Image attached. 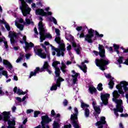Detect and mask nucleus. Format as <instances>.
Here are the masks:
<instances>
[{"mask_svg": "<svg viewBox=\"0 0 128 128\" xmlns=\"http://www.w3.org/2000/svg\"><path fill=\"white\" fill-rule=\"evenodd\" d=\"M113 98L112 100L116 104V108L114 110V114L116 116H118V112H124V106H122V100L120 99H118L120 97V94L117 90H114L112 93Z\"/></svg>", "mask_w": 128, "mask_h": 128, "instance_id": "f257e3e1", "label": "nucleus"}, {"mask_svg": "<svg viewBox=\"0 0 128 128\" xmlns=\"http://www.w3.org/2000/svg\"><path fill=\"white\" fill-rule=\"evenodd\" d=\"M38 28H39V34H40V42H42L44 40H46V38H52V35L49 32H46L48 30L46 29V26L40 22L38 23Z\"/></svg>", "mask_w": 128, "mask_h": 128, "instance_id": "f03ea898", "label": "nucleus"}, {"mask_svg": "<svg viewBox=\"0 0 128 128\" xmlns=\"http://www.w3.org/2000/svg\"><path fill=\"white\" fill-rule=\"evenodd\" d=\"M94 36V30L92 28L88 30V34L84 36V32H82L79 38H84L85 42H87L89 44H92L94 40H96V39H93L92 38Z\"/></svg>", "mask_w": 128, "mask_h": 128, "instance_id": "7ed1b4c3", "label": "nucleus"}, {"mask_svg": "<svg viewBox=\"0 0 128 128\" xmlns=\"http://www.w3.org/2000/svg\"><path fill=\"white\" fill-rule=\"evenodd\" d=\"M60 46L58 48H56L52 45H50V46L52 48V56H56V52L57 56H64V52L66 50V49L64 48V43H60Z\"/></svg>", "mask_w": 128, "mask_h": 128, "instance_id": "20e7f679", "label": "nucleus"}, {"mask_svg": "<svg viewBox=\"0 0 128 128\" xmlns=\"http://www.w3.org/2000/svg\"><path fill=\"white\" fill-rule=\"evenodd\" d=\"M21 2V6H20V10H22V12L24 16H26L28 14H29L30 18L32 16L30 12L32 10V8L28 6V5L24 2V0H20Z\"/></svg>", "mask_w": 128, "mask_h": 128, "instance_id": "39448f33", "label": "nucleus"}, {"mask_svg": "<svg viewBox=\"0 0 128 128\" xmlns=\"http://www.w3.org/2000/svg\"><path fill=\"white\" fill-rule=\"evenodd\" d=\"M74 110L75 114H71L70 116L72 123V124L74 128H80V125L78 124V108H74Z\"/></svg>", "mask_w": 128, "mask_h": 128, "instance_id": "423d86ee", "label": "nucleus"}, {"mask_svg": "<svg viewBox=\"0 0 128 128\" xmlns=\"http://www.w3.org/2000/svg\"><path fill=\"white\" fill-rule=\"evenodd\" d=\"M110 64V60L106 58L104 59H96V64L97 66L100 68V70H106L105 66L106 64Z\"/></svg>", "mask_w": 128, "mask_h": 128, "instance_id": "0eeeda50", "label": "nucleus"}, {"mask_svg": "<svg viewBox=\"0 0 128 128\" xmlns=\"http://www.w3.org/2000/svg\"><path fill=\"white\" fill-rule=\"evenodd\" d=\"M128 82L126 81H122L120 84L116 85V88L118 90L120 94H124V92L122 90V88L124 92H128Z\"/></svg>", "mask_w": 128, "mask_h": 128, "instance_id": "6e6552de", "label": "nucleus"}, {"mask_svg": "<svg viewBox=\"0 0 128 128\" xmlns=\"http://www.w3.org/2000/svg\"><path fill=\"white\" fill-rule=\"evenodd\" d=\"M42 121L40 124L41 125H39L34 128H50V126L46 124H48L50 122H52V119L48 118V116L46 115L42 116Z\"/></svg>", "mask_w": 128, "mask_h": 128, "instance_id": "1a4fd4ad", "label": "nucleus"}, {"mask_svg": "<svg viewBox=\"0 0 128 128\" xmlns=\"http://www.w3.org/2000/svg\"><path fill=\"white\" fill-rule=\"evenodd\" d=\"M48 68H50V65H48V62H45L43 67L40 70V68H36L34 72H30V76H29L30 78L32 76H36V74H38V72H44V70H48Z\"/></svg>", "mask_w": 128, "mask_h": 128, "instance_id": "9d476101", "label": "nucleus"}, {"mask_svg": "<svg viewBox=\"0 0 128 128\" xmlns=\"http://www.w3.org/2000/svg\"><path fill=\"white\" fill-rule=\"evenodd\" d=\"M26 36H24L22 37V40H20V44H24V42L26 46L24 47L25 52H28L32 48L34 47V44L32 42L28 43L26 42Z\"/></svg>", "mask_w": 128, "mask_h": 128, "instance_id": "9b49d317", "label": "nucleus"}, {"mask_svg": "<svg viewBox=\"0 0 128 128\" xmlns=\"http://www.w3.org/2000/svg\"><path fill=\"white\" fill-rule=\"evenodd\" d=\"M40 46L34 47V52L37 56H38L41 58H46V54L44 52H42V49H39Z\"/></svg>", "mask_w": 128, "mask_h": 128, "instance_id": "f8f14e48", "label": "nucleus"}, {"mask_svg": "<svg viewBox=\"0 0 128 128\" xmlns=\"http://www.w3.org/2000/svg\"><path fill=\"white\" fill-rule=\"evenodd\" d=\"M81 102V108L84 110V116L86 118L90 116V110L88 108L90 106L84 102L82 100L80 101Z\"/></svg>", "mask_w": 128, "mask_h": 128, "instance_id": "ddd939ff", "label": "nucleus"}, {"mask_svg": "<svg viewBox=\"0 0 128 128\" xmlns=\"http://www.w3.org/2000/svg\"><path fill=\"white\" fill-rule=\"evenodd\" d=\"M60 64V62L58 61H54L53 62L52 66L55 68V74L56 78H58L60 74V70L58 68V65Z\"/></svg>", "mask_w": 128, "mask_h": 128, "instance_id": "4468645a", "label": "nucleus"}, {"mask_svg": "<svg viewBox=\"0 0 128 128\" xmlns=\"http://www.w3.org/2000/svg\"><path fill=\"white\" fill-rule=\"evenodd\" d=\"M36 14L37 16H52V12H45L44 9L38 8L36 10Z\"/></svg>", "mask_w": 128, "mask_h": 128, "instance_id": "2eb2a0df", "label": "nucleus"}, {"mask_svg": "<svg viewBox=\"0 0 128 128\" xmlns=\"http://www.w3.org/2000/svg\"><path fill=\"white\" fill-rule=\"evenodd\" d=\"M64 80L62 78L58 76V79H57L56 84H53L52 86L50 88V90H56L58 89V86H60V82H64Z\"/></svg>", "mask_w": 128, "mask_h": 128, "instance_id": "dca6fc26", "label": "nucleus"}, {"mask_svg": "<svg viewBox=\"0 0 128 128\" xmlns=\"http://www.w3.org/2000/svg\"><path fill=\"white\" fill-rule=\"evenodd\" d=\"M104 124L106 127L108 126L106 122V118L104 116L101 117L100 120L95 124V126H98V128H104Z\"/></svg>", "mask_w": 128, "mask_h": 128, "instance_id": "f3484780", "label": "nucleus"}, {"mask_svg": "<svg viewBox=\"0 0 128 128\" xmlns=\"http://www.w3.org/2000/svg\"><path fill=\"white\" fill-rule=\"evenodd\" d=\"M55 32L56 34V36L54 40L55 42H56L58 44H60L62 43L64 44L62 40H60V30L55 28Z\"/></svg>", "mask_w": 128, "mask_h": 128, "instance_id": "a211bd4d", "label": "nucleus"}, {"mask_svg": "<svg viewBox=\"0 0 128 128\" xmlns=\"http://www.w3.org/2000/svg\"><path fill=\"white\" fill-rule=\"evenodd\" d=\"M100 98L102 102V104H108V100L110 98V94H100Z\"/></svg>", "mask_w": 128, "mask_h": 128, "instance_id": "6ab92c4d", "label": "nucleus"}, {"mask_svg": "<svg viewBox=\"0 0 128 128\" xmlns=\"http://www.w3.org/2000/svg\"><path fill=\"white\" fill-rule=\"evenodd\" d=\"M72 78L71 79V82H72V83L74 84L78 82V78L80 76V74L76 72L74 70L72 71Z\"/></svg>", "mask_w": 128, "mask_h": 128, "instance_id": "aec40b11", "label": "nucleus"}, {"mask_svg": "<svg viewBox=\"0 0 128 128\" xmlns=\"http://www.w3.org/2000/svg\"><path fill=\"white\" fill-rule=\"evenodd\" d=\"M16 34L14 32H10L8 34V36L10 38V43L12 44H14L16 42V40L14 38H16Z\"/></svg>", "mask_w": 128, "mask_h": 128, "instance_id": "412c9836", "label": "nucleus"}, {"mask_svg": "<svg viewBox=\"0 0 128 128\" xmlns=\"http://www.w3.org/2000/svg\"><path fill=\"white\" fill-rule=\"evenodd\" d=\"M18 22H20V24H24L25 26H28V24H34V22H32V20L30 19L26 18V22H24V19L22 18H20L19 19Z\"/></svg>", "mask_w": 128, "mask_h": 128, "instance_id": "4be33fe9", "label": "nucleus"}, {"mask_svg": "<svg viewBox=\"0 0 128 128\" xmlns=\"http://www.w3.org/2000/svg\"><path fill=\"white\" fill-rule=\"evenodd\" d=\"M98 50H100L99 54L101 58H106V55L104 54H106V52L104 51V46L99 44Z\"/></svg>", "mask_w": 128, "mask_h": 128, "instance_id": "5701e85b", "label": "nucleus"}, {"mask_svg": "<svg viewBox=\"0 0 128 128\" xmlns=\"http://www.w3.org/2000/svg\"><path fill=\"white\" fill-rule=\"evenodd\" d=\"M92 104L96 112L100 114V108L98 106H96V102L94 100H92Z\"/></svg>", "mask_w": 128, "mask_h": 128, "instance_id": "b1692460", "label": "nucleus"}, {"mask_svg": "<svg viewBox=\"0 0 128 128\" xmlns=\"http://www.w3.org/2000/svg\"><path fill=\"white\" fill-rule=\"evenodd\" d=\"M14 94H18L19 96H20V94H26V92H28V90H26V92H22V90H21L20 89H18V87L16 86L14 87Z\"/></svg>", "mask_w": 128, "mask_h": 128, "instance_id": "393cba45", "label": "nucleus"}, {"mask_svg": "<svg viewBox=\"0 0 128 128\" xmlns=\"http://www.w3.org/2000/svg\"><path fill=\"white\" fill-rule=\"evenodd\" d=\"M72 46L73 48H75V50L77 54H80L82 48L80 46H76V42H72Z\"/></svg>", "mask_w": 128, "mask_h": 128, "instance_id": "a878e982", "label": "nucleus"}, {"mask_svg": "<svg viewBox=\"0 0 128 128\" xmlns=\"http://www.w3.org/2000/svg\"><path fill=\"white\" fill-rule=\"evenodd\" d=\"M84 62L88 64V61L86 60L84 61V62H82V66H78V67L80 68V70H82V72H86V70H88V68H86V64H84Z\"/></svg>", "mask_w": 128, "mask_h": 128, "instance_id": "bb28decb", "label": "nucleus"}, {"mask_svg": "<svg viewBox=\"0 0 128 128\" xmlns=\"http://www.w3.org/2000/svg\"><path fill=\"white\" fill-rule=\"evenodd\" d=\"M124 60V57H120L116 62V64H127L128 66V58L126 59L124 62H122Z\"/></svg>", "mask_w": 128, "mask_h": 128, "instance_id": "cd10ccee", "label": "nucleus"}, {"mask_svg": "<svg viewBox=\"0 0 128 128\" xmlns=\"http://www.w3.org/2000/svg\"><path fill=\"white\" fill-rule=\"evenodd\" d=\"M15 26L18 28H19L20 30H24V25L18 23V18H16L15 20Z\"/></svg>", "mask_w": 128, "mask_h": 128, "instance_id": "c85d7f7f", "label": "nucleus"}, {"mask_svg": "<svg viewBox=\"0 0 128 128\" xmlns=\"http://www.w3.org/2000/svg\"><path fill=\"white\" fill-rule=\"evenodd\" d=\"M2 42L4 44V46H5L6 50H8V42L6 40V38H4V37H0V42Z\"/></svg>", "mask_w": 128, "mask_h": 128, "instance_id": "c756f323", "label": "nucleus"}, {"mask_svg": "<svg viewBox=\"0 0 128 128\" xmlns=\"http://www.w3.org/2000/svg\"><path fill=\"white\" fill-rule=\"evenodd\" d=\"M3 64L4 66H6L7 68H8L10 70H12V64H10V62L8 60H3Z\"/></svg>", "mask_w": 128, "mask_h": 128, "instance_id": "7c9ffc66", "label": "nucleus"}, {"mask_svg": "<svg viewBox=\"0 0 128 128\" xmlns=\"http://www.w3.org/2000/svg\"><path fill=\"white\" fill-rule=\"evenodd\" d=\"M114 78H112V80L110 81L108 83V86H109V88L110 90H112V88H114Z\"/></svg>", "mask_w": 128, "mask_h": 128, "instance_id": "2f4dec72", "label": "nucleus"}, {"mask_svg": "<svg viewBox=\"0 0 128 128\" xmlns=\"http://www.w3.org/2000/svg\"><path fill=\"white\" fill-rule=\"evenodd\" d=\"M20 56L19 58L16 60V62H17V64H18V62H22V58H24V53H20Z\"/></svg>", "mask_w": 128, "mask_h": 128, "instance_id": "473e14b6", "label": "nucleus"}, {"mask_svg": "<svg viewBox=\"0 0 128 128\" xmlns=\"http://www.w3.org/2000/svg\"><path fill=\"white\" fill-rule=\"evenodd\" d=\"M6 76V78H8V74L7 71L3 70L2 72H0V76Z\"/></svg>", "mask_w": 128, "mask_h": 128, "instance_id": "72a5a7b5", "label": "nucleus"}, {"mask_svg": "<svg viewBox=\"0 0 128 128\" xmlns=\"http://www.w3.org/2000/svg\"><path fill=\"white\" fill-rule=\"evenodd\" d=\"M66 64H64V62H62L60 69H61V70H62V72H64H64H66Z\"/></svg>", "mask_w": 128, "mask_h": 128, "instance_id": "f704fd0d", "label": "nucleus"}, {"mask_svg": "<svg viewBox=\"0 0 128 128\" xmlns=\"http://www.w3.org/2000/svg\"><path fill=\"white\" fill-rule=\"evenodd\" d=\"M52 126V128H60V123L58 122L55 120L53 123Z\"/></svg>", "mask_w": 128, "mask_h": 128, "instance_id": "c9c22d12", "label": "nucleus"}, {"mask_svg": "<svg viewBox=\"0 0 128 128\" xmlns=\"http://www.w3.org/2000/svg\"><path fill=\"white\" fill-rule=\"evenodd\" d=\"M114 50L117 52V54H120V51L118 50V49L120 48V46L114 44Z\"/></svg>", "mask_w": 128, "mask_h": 128, "instance_id": "e433bc0d", "label": "nucleus"}, {"mask_svg": "<svg viewBox=\"0 0 128 128\" xmlns=\"http://www.w3.org/2000/svg\"><path fill=\"white\" fill-rule=\"evenodd\" d=\"M89 90L90 94H94V92H96V89L94 87L91 86L89 88Z\"/></svg>", "mask_w": 128, "mask_h": 128, "instance_id": "4c0bfd02", "label": "nucleus"}, {"mask_svg": "<svg viewBox=\"0 0 128 128\" xmlns=\"http://www.w3.org/2000/svg\"><path fill=\"white\" fill-rule=\"evenodd\" d=\"M49 20L51 22H52L54 24H58V21H56V18H54V17L52 16L50 18H49Z\"/></svg>", "mask_w": 128, "mask_h": 128, "instance_id": "58836bf2", "label": "nucleus"}, {"mask_svg": "<svg viewBox=\"0 0 128 128\" xmlns=\"http://www.w3.org/2000/svg\"><path fill=\"white\" fill-rule=\"evenodd\" d=\"M97 90L100 91H102L103 90L102 84V83H100L98 84L97 86Z\"/></svg>", "mask_w": 128, "mask_h": 128, "instance_id": "ea45409f", "label": "nucleus"}, {"mask_svg": "<svg viewBox=\"0 0 128 128\" xmlns=\"http://www.w3.org/2000/svg\"><path fill=\"white\" fill-rule=\"evenodd\" d=\"M40 114V111H35L34 112V118H38V114Z\"/></svg>", "mask_w": 128, "mask_h": 128, "instance_id": "a19ab883", "label": "nucleus"}, {"mask_svg": "<svg viewBox=\"0 0 128 128\" xmlns=\"http://www.w3.org/2000/svg\"><path fill=\"white\" fill-rule=\"evenodd\" d=\"M106 48H107L108 50L110 52V54H112V52H114V50H112V47H106Z\"/></svg>", "mask_w": 128, "mask_h": 128, "instance_id": "79ce46f5", "label": "nucleus"}, {"mask_svg": "<svg viewBox=\"0 0 128 128\" xmlns=\"http://www.w3.org/2000/svg\"><path fill=\"white\" fill-rule=\"evenodd\" d=\"M56 112H54V110H52L51 111V116H54V118H56Z\"/></svg>", "mask_w": 128, "mask_h": 128, "instance_id": "37998d69", "label": "nucleus"}, {"mask_svg": "<svg viewBox=\"0 0 128 128\" xmlns=\"http://www.w3.org/2000/svg\"><path fill=\"white\" fill-rule=\"evenodd\" d=\"M76 30H77V32H80V30H82V26H77L76 28Z\"/></svg>", "mask_w": 128, "mask_h": 128, "instance_id": "c03bdc74", "label": "nucleus"}, {"mask_svg": "<svg viewBox=\"0 0 128 128\" xmlns=\"http://www.w3.org/2000/svg\"><path fill=\"white\" fill-rule=\"evenodd\" d=\"M32 54H26V60H29Z\"/></svg>", "mask_w": 128, "mask_h": 128, "instance_id": "a18cd8bd", "label": "nucleus"}, {"mask_svg": "<svg viewBox=\"0 0 128 128\" xmlns=\"http://www.w3.org/2000/svg\"><path fill=\"white\" fill-rule=\"evenodd\" d=\"M66 40H74V37H72V35H69L68 36V38L66 37Z\"/></svg>", "mask_w": 128, "mask_h": 128, "instance_id": "49530a36", "label": "nucleus"}, {"mask_svg": "<svg viewBox=\"0 0 128 128\" xmlns=\"http://www.w3.org/2000/svg\"><path fill=\"white\" fill-rule=\"evenodd\" d=\"M68 50H72V46L68 44V46L66 47Z\"/></svg>", "mask_w": 128, "mask_h": 128, "instance_id": "de8ad7c7", "label": "nucleus"}, {"mask_svg": "<svg viewBox=\"0 0 128 128\" xmlns=\"http://www.w3.org/2000/svg\"><path fill=\"white\" fill-rule=\"evenodd\" d=\"M5 26L7 30H10V25L8 24H6Z\"/></svg>", "mask_w": 128, "mask_h": 128, "instance_id": "09e8293b", "label": "nucleus"}, {"mask_svg": "<svg viewBox=\"0 0 128 128\" xmlns=\"http://www.w3.org/2000/svg\"><path fill=\"white\" fill-rule=\"evenodd\" d=\"M120 116H121V118H128V114H121L120 115Z\"/></svg>", "mask_w": 128, "mask_h": 128, "instance_id": "8fccbe9b", "label": "nucleus"}, {"mask_svg": "<svg viewBox=\"0 0 128 128\" xmlns=\"http://www.w3.org/2000/svg\"><path fill=\"white\" fill-rule=\"evenodd\" d=\"M31 112H34V110L32 109H29L26 110V114H31Z\"/></svg>", "mask_w": 128, "mask_h": 128, "instance_id": "3c124183", "label": "nucleus"}, {"mask_svg": "<svg viewBox=\"0 0 128 128\" xmlns=\"http://www.w3.org/2000/svg\"><path fill=\"white\" fill-rule=\"evenodd\" d=\"M26 2L30 4H32V2H34V0H26Z\"/></svg>", "mask_w": 128, "mask_h": 128, "instance_id": "603ef678", "label": "nucleus"}, {"mask_svg": "<svg viewBox=\"0 0 128 128\" xmlns=\"http://www.w3.org/2000/svg\"><path fill=\"white\" fill-rule=\"evenodd\" d=\"M104 76L107 78H112V76L110 74H105Z\"/></svg>", "mask_w": 128, "mask_h": 128, "instance_id": "864d4df0", "label": "nucleus"}, {"mask_svg": "<svg viewBox=\"0 0 128 128\" xmlns=\"http://www.w3.org/2000/svg\"><path fill=\"white\" fill-rule=\"evenodd\" d=\"M96 36H98V38H102V36H104V34H100L98 33V32H96Z\"/></svg>", "mask_w": 128, "mask_h": 128, "instance_id": "5fc2aeb1", "label": "nucleus"}, {"mask_svg": "<svg viewBox=\"0 0 128 128\" xmlns=\"http://www.w3.org/2000/svg\"><path fill=\"white\" fill-rule=\"evenodd\" d=\"M16 100H18V102H22V98H20V97H16Z\"/></svg>", "mask_w": 128, "mask_h": 128, "instance_id": "6e6d98bb", "label": "nucleus"}, {"mask_svg": "<svg viewBox=\"0 0 128 128\" xmlns=\"http://www.w3.org/2000/svg\"><path fill=\"white\" fill-rule=\"evenodd\" d=\"M64 105V106H68V100H64V102H63Z\"/></svg>", "mask_w": 128, "mask_h": 128, "instance_id": "4d7b16f0", "label": "nucleus"}, {"mask_svg": "<svg viewBox=\"0 0 128 128\" xmlns=\"http://www.w3.org/2000/svg\"><path fill=\"white\" fill-rule=\"evenodd\" d=\"M69 55L70 56L72 60H73V58H74V54H72V52H69Z\"/></svg>", "mask_w": 128, "mask_h": 128, "instance_id": "13d9d810", "label": "nucleus"}, {"mask_svg": "<svg viewBox=\"0 0 128 128\" xmlns=\"http://www.w3.org/2000/svg\"><path fill=\"white\" fill-rule=\"evenodd\" d=\"M34 32L36 34H38V30L36 29V28H34Z\"/></svg>", "mask_w": 128, "mask_h": 128, "instance_id": "bf43d9fd", "label": "nucleus"}, {"mask_svg": "<svg viewBox=\"0 0 128 128\" xmlns=\"http://www.w3.org/2000/svg\"><path fill=\"white\" fill-rule=\"evenodd\" d=\"M13 78H14V80L17 81L18 80V76H14Z\"/></svg>", "mask_w": 128, "mask_h": 128, "instance_id": "052dcab7", "label": "nucleus"}, {"mask_svg": "<svg viewBox=\"0 0 128 128\" xmlns=\"http://www.w3.org/2000/svg\"><path fill=\"white\" fill-rule=\"evenodd\" d=\"M0 94H1V96H4V92L2 91V88H0Z\"/></svg>", "mask_w": 128, "mask_h": 128, "instance_id": "680f3d73", "label": "nucleus"}, {"mask_svg": "<svg viewBox=\"0 0 128 128\" xmlns=\"http://www.w3.org/2000/svg\"><path fill=\"white\" fill-rule=\"evenodd\" d=\"M12 112H16V106H14L12 108Z\"/></svg>", "mask_w": 128, "mask_h": 128, "instance_id": "e2e57ef3", "label": "nucleus"}, {"mask_svg": "<svg viewBox=\"0 0 128 128\" xmlns=\"http://www.w3.org/2000/svg\"><path fill=\"white\" fill-rule=\"evenodd\" d=\"M45 46H50L51 44H50V42H44Z\"/></svg>", "mask_w": 128, "mask_h": 128, "instance_id": "0e129e2a", "label": "nucleus"}, {"mask_svg": "<svg viewBox=\"0 0 128 128\" xmlns=\"http://www.w3.org/2000/svg\"><path fill=\"white\" fill-rule=\"evenodd\" d=\"M46 71L48 72V74H52V70H50V69H46Z\"/></svg>", "mask_w": 128, "mask_h": 128, "instance_id": "69168bd1", "label": "nucleus"}, {"mask_svg": "<svg viewBox=\"0 0 128 128\" xmlns=\"http://www.w3.org/2000/svg\"><path fill=\"white\" fill-rule=\"evenodd\" d=\"M66 64H67V66H69V64H72V62L68 61L66 63Z\"/></svg>", "mask_w": 128, "mask_h": 128, "instance_id": "338daca9", "label": "nucleus"}, {"mask_svg": "<svg viewBox=\"0 0 128 128\" xmlns=\"http://www.w3.org/2000/svg\"><path fill=\"white\" fill-rule=\"evenodd\" d=\"M31 6H32V8H34L36 6V5L34 3H32Z\"/></svg>", "mask_w": 128, "mask_h": 128, "instance_id": "774afa93", "label": "nucleus"}]
</instances>
